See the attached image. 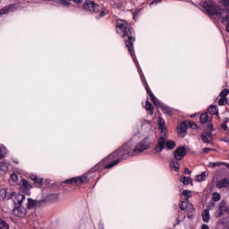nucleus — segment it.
<instances>
[{"label": "nucleus", "instance_id": "obj_1", "mask_svg": "<svg viewBox=\"0 0 229 229\" xmlns=\"http://www.w3.org/2000/svg\"><path fill=\"white\" fill-rule=\"evenodd\" d=\"M128 157H133V147L130 143H126L120 147L118 149L111 153L107 157L106 160H114V161L104 165V169H112V167H115L121 160H126Z\"/></svg>", "mask_w": 229, "mask_h": 229}, {"label": "nucleus", "instance_id": "obj_2", "mask_svg": "<svg viewBox=\"0 0 229 229\" xmlns=\"http://www.w3.org/2000/svg\"><path fill=\"white\" fill-rule=\"evenodd\" d=\"M116 28L121 30L123 38L125 47L128 49V52L130 53L131 56H134L133 53V42H135V31L133 30L132 27H130L128 22L118 20L116 21Z\"/></svg>", "mask_w": 229, "mask_h": 229}, {"label": "nucleus", "instance_id": "obj_3", "mask_svg": "<svg viewBox=\"0 0 229 229\" xmlns=\"http://www.w3.org/2000/svg\"><path fill=\"white\" fill-rule=\"evenodd\" d=\"M201 6L205 12L209 14L211 19H215V21H223L225 18H217V13H219V10L225 8L227 12H229V0H223V5L218 6L212 0H206L201 2Z\"/></svg>", "mask_w": 229, "mask_h": 229}, {"label": "nucleus", "instance_id": "obj_4", "mask_svg": "<svg viewBox=\"0 0 229 229\" xmlns=\"http://www.w3.org/2000/svg\"><path fill=\"white\" fill-rule=\"evenodd\" d=\"M176 142L173 140H167L165 134H161L158 139L157 146L154 148L155 153H162V151L166 148V149H174Z\"/></svg>", "mask_w": 229, "mask_h": 229}, {"label": "nucleus", "instance_id": "obj_5", "mask_svg": "<svg viewBox=\"0 0 229 229\" xmlns=\"http://www.w3.org/2000/svg\"><path fill=\"white\" fill-rule=\"evenodd\" d=\"M151 141H149L148 138H145L141 141H140L135 148H132V154L139 155V153H142V151H146V149H149V145Z\"/></svg>", "mask_w": 229, "mask_h": 229}, {"label": "nucleus", "instance_id": "obj_6", "mask_svg": "<svg viewBox=\"0 0 229 229\" xmlns=\"http://www.w3.org/2000/svg\"><path fill=\"white\" fill-rule=\"evenodd\" d=\"M217 19H222L221 22L225 26V31L229 33V11H226L225 7L218 10L216 14Z\"/></svg>", "mask_w": 229, "mask_h": 229}, {"label": "nucleus", "instance_id": "obj_7", "mask_svg": "<svg viewBox=\"0 0 229 229\" xmlns=\"http://www.w3.org/2000/svg\"><path fill=\"white\" fill-rule=\"evenodd\" d=\"M84 10H88V12H90L91 13H99V11L101 10V5L96 4L94 1L86 0L83 4Z\"/></svg>", "mask_w": 229, "mask_h": 229}, {"label": "nucleus", "instance_id": "obj_8", "mask_svg": "<svg viewBox=\"0 0 229 229\" xmlns=\"http://www.w3.org/2000/svg\"><path fill=\"white\" fill-rule=\"evenodd\" d=\"M89 180V175L83 174L81 177H74L64 182V183H70L71 185H81V183H85Z\"/></svg>", "mask_w": 229, "mask_h": 229}, {"label": "nucleus", "instance_id": "obj_9", "mask_svg": "<svg viewBox=\"0 0 229 229\" xmlns=\"http://www.w3.org/2000/svg\"><path fill=\"white\" fill-rule=\"evenodd\" d=\"M187 155V148L185 147H178L174 152L175 160H182Z\"/></svg>", "mask_w": 229, "mask_h": 229}, {"label": "nucleus", "instance_id": "obj_10", "mask_svg": "<svg viewBox=\"0 0 229 229\" xmlns=\"http://www.w3.org/2000/svg\"><path fill=\"white\" fill-rule=\"evenodd\" d=\"M30 178L32 182H34L35 187H38V189H40V187H42V185H44V179L43 178L38 177L35 174H30Z\"/></svg>", "mask_w": 229, "mask_h": 229}, {"label": "nucleus", "instance_id": "obj_11", "mask_svg": "<svg viewBox=\"0 0 229 229\" xmlns=\"http://www.w3.org/2000/svg\"><path fill=\"white\" fill-rule=\"evenodd\" d=\"M13 213L16 217H24L26 216V208L22 206H20L18 208H15L13 210Z\"/></svg>", "mask_w": 229, "mask_h": 229}, {"label": "nucleus", "instance_id": "obj_12", "mask_svg": "<svg viewBox=\"0 0 229 229\" xmlns=\"http://www.w3.org/2000/svg\"><path fill=\"white\" fill-rule=\"evenodd\" d=\"M187 126H188L187 121L182 122V123L180 124V130H179V131H178V134H179L181 137H185V135H187Z\"/></svg>", "mask_w": 229, "mask_h": 229}, {"label": "nucleus", "instance_id": "obj_13", "mask_svg": "<svg viewBox=\"0 0 229 229\" xmlns=\"http://www.w3.org/2000/svg\"><path fill=\"white\" fill-rule=\"evenodd\" d=\"M228 185H229V180L227 178H224L216 182L217 189H225L228 187Z\"/></svg>", "mask_w": 229, "mask_h": 229}, {"label": "nucleus", "instance_id": "obj_14", "mask_svg": "<svg viewBox=\"0 0 229 229\" xmlns=\"http://www.w3.org/2000/svg\"><path fill=\"white\" fill-rule=\"evenodd\" d=\"M200 137L205 144H210V137H212V132L205 131L201 134Z\"/></svg>", "mask_w": 229, "mask_h": 229}, {"label": "nucleus", "instance_id": "obj_15", "mask_svg": "<svg viewBox=\"0 0 229 229\" xmlns=\"http://www.w3.org/2000/svg\"><path fill=\"white\" fill-rule=\"evenodd\" d=\"M200 123L205 124V123H210L212 121V115L208 116V113H204L200 114Z\"/></svg>", "mask_w": 229, "mask_h": 229}, {"label": "nucleus", "instance_id": "obj_16", "mask_svg": "<svg viewBox=\"0 0 229 229\" xmlns=\"http://www.w3.org/2000/svg\"><path fill=\"white\" fill-rule=\"evenodd\" d=\"M208 114H210V115H218L219 108L217 107V106H210L208 108Z\"/></svg>", "mask_w": 229, "mask_h": 229}, {"label": "nucleus", "instance_id": "obj_17", "mask_svg": "<svg viewBox=\"0 0 229 229\" xmlns=\"http://www.w3.org/2000/svg\"><path fill=\"white\" fill-rule=\"evenodd\" d=\"M145 109L149 112L150 115H153V114H155V106H153V104H151L149 100L146 101Z\"/></svg>", "mask_w": 229, "mask_h": 229}, {"label": "nucleus", "instance_id": "obj_18", "mask_svg": "<svg viewBox=\"0 0 229 229\" xmlns=\"http://www.w3.org/2000/svg\"><path fill=\"white\" fill-rule=\"evenodd\" d=\"M202 220L204 223H208L210 221V210L209 209H205L202 212Z\"/></svg>", "mask_w": 229, "mask_h": 229}, {"label": "nucleus", "instance_id": "obj_19", "mask_svg": "<svg viewBox=\"0 0 229 229\" xmlns=\"http://www.w3.org/2000/svg\"><path fill=\"white\" fill-rule=\"evenodd\" d=\"M180 182H182V183H183V185H189V183H190V185H192V178H191V177H186V176L182 175Z\"/></svg>", "mask_w": 229, "mask_h": 229}, {"label": "nucleus", "instance_id": "obj_20", "mask_svg": "<svg viewBox=\"0 0 229 229\" xmlns=\"http://www.w3.org/2000/svg\"><path fill=\"white\" fill-rule=\"evenodd\" d=\"M25 199H26V197L23 194H18L15 197L14 201L18 205L22 206V201H24Z\"/></svg>", "mask_w": 229, "mask_h": 229}, {"label": "nucleus", "instance_id": "obj_21", "mask_svg": "<svg viewBox=\"0 0 229 229\" xmlns=\"http://www.w3.org/2000/svg\"><path fill=\"white\" fill-rule=\"evenodd\" d=\"M217 225H220V226H222V228L229 229V223H228V219H226V218H222V219L218 220Z\"/></svg>", "mask_w": 229, "mask_h": 229}, {"label": "nucleus", "instance_id": "obj_22", "mask_svg": "<svg viewBox=\"0 0 229 229\" xmlns=\"http://www.w3.org/2000/svg\"><path fill=\"white\" fill-rule=\"evenodd\" d=\"M159 106H161V110L164 114H166L167 115H173V109H171L169 106H162L161 104Z\"/></svg>", "mask_w": 229, "mask_h": 229}, {"label": "nucleus", "instance_id": "obj_23", "mask_svg": "<svg viewBox=\"0 0 229 229\" xmlns=\"http://www.w3.org/2000/svg\"><path fill=\"white\" fill-rule=\"evenodd\" d=\"M38 202L33 199H28V203H27V208H33L34 207H37V204Z\"/></svg>", "mask_w": 229, "mask_h": 229}, {"label": "nucleus", "instance_id": "obj_24", "mask_svg": "<svg viewBox=\"0 0 229 229\" xmlns=\"http://www.w3.org/2000/svg\"><path fill=\"white\" fill-rule=\"evenodd\" d=\"M148 96L151 99V101H153L155 106H160V101L158 100V98H157V97H155V95L152 93H148Z\"/></svg>", "mask_w": 229, "mask_h": 229}, {"label": "nucleus", "instance_id": "obj_25", "mask_svg": "<svg viewBox=\"0 0 229 229\" xmlns=\"http://www.w3.org/2000/svg\"><path fill=\"white\" fill-rule=\"evenodd\" d=\"M21 183H22V187H24V189H26L27 191L33 189V186L26 179H22Z\"/></svg>", "mask_w": 229, "mask_h": 229}, {"label": "nucleus", "instance_id": "obj_26", "mask_svg": "<svg viewBox=\"0 0 229 229\" xmlns=\"http://www.w3.org/2000/svg\"><path fill=\"white\" fill-rule=\"evenodd\" d=\"M165 121L162 118H159V129L161 130L162 135H165V128H164Z\"/></svg>", "mask_w": 229, "mask_h": 229}, {"label": "nucleus", "instance_id": "obj_27", "mask_svg": "<svg viewBox=\"0 0 229 229\" xmlns=\"http://www.w3.org/2000/svg\"><path fill=\"white\" fill-rule=\"evenodd\" d=\"M172 165L174 171H180V163L178 162V160H176L175 158L172 159Z\"/></svg>", "mask_w": 229, "mask_h": 229}, {"label": "nucleus", "instance_id": "obj_28", "mask_svg": "<svg viewBox=\"0 0 229 229\" xmlns=\"http://www.w3.org/2000/svg\"><path fill=\"white\" fill-rule=\"evenodd\" d=\"M0 229H10V225L0 218Z\"/></svg>", "mask_w": 229, "mask_h": 229}, {"label": "nucleus", "instance_id": "obj_29", "mask_svg": "<svg viewBox=\"0 0 229 229\" xmlns=\"http://www.w3.org/2000/svg\"><path fill=\"white\" fill-rule=\"evenodd\" d=\"M205 178H207V172H202L201 174L197 175V181L205 182Z\"/></svg>", "mask_w": 229, "mask_h": 229}, {"label": "nucleus", "instance_id": "obj_30", "mask_svg": "<svg viewBox=\"0 0 229 229\" xmlns=\"http://www.w3.org/2000/svg\"><path fill=\"white\" fill-rule=\"evenodd\" d=\"M10 8H12V5H7V6L3 7L0 10V15H4V13H8V12H10Z\"/></svg>", "mask_w": 229, "mask_h": 229}, {"label": "nucleus", "instance_id": "obj_31", "mask_svg": "<svg viewBox=\"0 0 229 229\" xmlns=\"http://www.w3.org/2000/svg\"><path fill=\"white\" fill-rule=\"evenodd\" d=\"M210 165H211L212 167H217V166H219V165H226L227 167H229V164L221 163V162L210 163Z\"/></svg>", "mask_w": 229, "mask_h": 229}, {"label": "nucleus", "instance_id": "obj_32", "mask_svg": "<svg viewBox=\"0 0 229 229\" xmlns=\"http://www.w3.org/2000/svg\"><path fill=\"white\" fill-rule=\"evenodd\" d=\"M224 211L221 209V207L219 206L217 211L215 214V217H216L217 219H219V217H221V216H223Z\"/></svg>", "mask_w": 229, "mask_h": 229}, {"label": "nucleus", "instance_id": "obj_33", "mask_svg": "<svg viewBox=\"0 0 229 229\" xmlns=\"http://www.w3.org/2000/svg\"><path fill=\"white\" fill-rule=\"evenodd\" d=\"M225 105H226V98L221 97V98L218 100V106H225Z\"/></svg>", "mask_w": 229, "mask_h": 229}, {"label": "nucleus", "instance_id": "obj_34", "mask_svg": "<svg viewBox=\"0 0 229 229\" xmlns=\"http://www.w3.org/2000/svg\"><path fill=\"white\" fill-rule=\"evenodd\" d=\"M213 201H219L221 199V194L215 192L212 194Z\"/></svg>", "mask_w": 229, "mask_h": 229}, {"label": "nucleus", "instance_id": "obj_35", "mask_svg": "<svg viewBox=\"0 0 229 229\" xmlns=\"http://www.w3.org/2000/svg\"><path fill=\"white\" fill-rule=\"evenodd\" d=\"M185 210H187V212H194V206H192L191 203L187 202Z\"/></svg>", "mask_w": 229, "mask_h": 229}, {"label": "nucleus", "instance_id": "obj_36", "mask_svg": "<svg viewBox=\"0 0 229 229\" xmlns=\"http://www.w3.org/2000/svg\"><path fill=\"white\" fill-rule=\"evenodd\" d=\"M229 94V89H224L221 92H220V98H226Z\"/></svg>", "mask_w": 229, "mask_h": 229}, {"label": "nucleus", "instance_id": "obj_37", "mask_svg": "<svg viewBox=\"0 0 229 229\" xmlns=\"http://www.w3.org/2000/svg\"><path fill=\"white\" fill-rule=\"evenodd\" d=\"M99 15H98V19L101 17H105V15H106L108 13V11L103 9V7L101 6V10L99 11Z\"/></svg>", "mask_w": 229, "mask_h": 229}, {"label": "nucleus", "instance_id": "obj_38", "mask_svg": "<svg viewBox=\"0 0 229 229\" xmlns=\"http://www.w3.org/2000/svg\"><path fill=\"white\" fill-rule=\"evenodd\" d=\"M0 170L4 171V173H6V171H8V165H6L4 164V162H1L0 163Z\"/></svg>", "mask_w": 229, "mask_h": 229}, {"label": "nucleus", "instance_id": "obj_39", "mask_svg": "<svg viewBox=\"0 0 229 229\" xmlns=\"http://www.w3.org/2000/svg\"><path fill=\"white\" fill-rule=\"evenodd\" d=\"M182 194V196L185 197L186 201H188L189 200V194H191V191L183 190Z\"/></svg>", "mask_w": 229, "mask_h": 229}, {"label": "nucleus", "instance_id": "obj_40", "mask_svg": "<svg viewBox=\"0 0 229 229\" xmlns=\"http://www.w3.org/2000/svg\"><path fill=\"white\" fill-rule=\"evenodd\" d=\"M59 3L60 4H62V6H71V3H69V0H60Z\"/></svg>", "mask_w": 229, "mask_h": 229}, {"label": "nucleus", "instance_id": "obj_41", "mask_svg": "<svg viewBox=\"0 0 229 229\" xmlns=\"http://www.w3.org/2000/svg\"><path fill=\"white\" fill-rule=\"evenodd\" d=\"M220 208L224 214H229V208L225 205H220Z\"/></svg>", "mask_w": 229, "mask_h": 229}, {"label": "nucleus", "instance_id": "obj_42", "mask_svg": "<svg viewBox=\"0 0 229 229\" xmlns=\"http://www.w3.org/2000/svg\"><path fill=\"white\" fill-rule=\"evenodd\" d=\"M189 128H191L192 130H196L198 128V125L194 123V122H187Z\"/></svg>", "mask_w": 229, "mask_h": 229}, {"label": "nucleus", "instance_id": "obj_43", "mask_svg": "<svg viewBox=\"0 0 229 229\" xmlns=\"http://www.w3.org/2000/svg\"><path fill=\"white\" fill-rule=\"evenodd\" d=\"M0 196L3 199L6 198V190L5 189H1L0 190Z\"/></svg>", "mask_w": 229, "mask_h": 229}, {"label": "nucleus", "instance_id": "obj_44", "mask_svg": "<svg viewBox=\"0 0 229 229\" xmlns=\"http://www.w3.org/2000/svg\"><path fill=\"white\" fill-rule=\"evenodd\" d=\"M50 199H53L54 201H56L58 199V193L51 194L49 196Z\"/></svg>", "mask_w": 229, "mask_h": 229}, {"label": "nucleus", "instance_id": "obj_45", "mask_svg": "<svg viewBox=\"0 0 229 229\" xmlns=\"http://www.w3.org/2000/svg\"><path fill=\"white\" fill-rule=\"evenodd\" d=\"M140 78H141V81H142L144 87H145L146 85H148V81H146V77H144V74H141V75H140Z\"/></svg>", "mask_w": 229, "mask_h": 229}, {"label": "nucleus", "instance_id": "obj_46", "mask_svg": "<svg viewBox=\"0 0 229 229\" xmlns=\"http://www.w3.org/2000/svg\"><path fill=\"white\" fill-rule=\"evenodd\" d=\"M187 203L188 202H182V204L180 205L181 210H186Z\"/></svg>", "mask_w": 229, "mask_h": 229}, {"label": "nucleus", "instance_id": "obj_47", "mask_svg": "<svg viewBox=\"0 0 229 229\" xmlns=\"http://www.w3.org/2000/svg\"><path fill=\"white\" fill-rule=\"evenodd\" d=\"M220 128H222V130H224L225 131H228V125H226V123H223L221 125H220Z\"/></svg>", "mask_w": 229, "mask_h": 229}, {"label": "nucleus", "instance_id": "obj_48", "mask_svg": "<svg viewBox=\"0 0 229 229\" xmlns=\"http://www.w3.org/2000/svg\"><path fill=\"white\" fill-rule=\"evenodd\" d=\"M105 161H106V159H104L102 162H100L98 165H97L95 166V171H98V167L103 166V165L105 164Z\"/></svg>", "mask_w": 229, "mask_h": 229}, {"label": "nucleus", "instance_id": "obj_49", "mask_svg": "<svg viewBox=\"0 0 229 229\" xmlns=\"http://www.w3.org/2000/svg\"><path fill=\"white\" fill-rule=\"evenodd\" d=\"M145 89H146L147 94H151L152 93L151 89H149V85L146 84Z\"/></svg>", "mask_w": 229, "mask_h": 229}, {"label": "nucleus", "instance_id": "obj_50", "mask_svg": "<svg viewBox=\"0 0 229 229\" xmlns=\"http://www.w3.org/2000/svg\"><path fill=\"white\" fill-rule=\"evenodd\" d=\"M11 178H12L13 182H17V174H11Z\"/></svg>", "mask_w": 229, "mask_h": 229}, {"label": "nucleus", "instance_id": "obj_51", "mask_svg": "<svg viewBox=\"0 0 229 229\" xmlns=\"http://www.w3.org/2000/svg\"><path fill=\"white\" fill-rule=\"evenodd\" d=\"M202 151H203V153H208V151H212V148H204L202 149Z\"/></svg>", "mask_w": 229, "mask_h": 229}, {"label": "nucleus", "instance_id": "obj_52", "mask_svg": "<svg viewBox=\"0 0 229 229\" xmlns=\"http://www.w3.org/2000/svg\"><path fill=\"white\" fill-rule=\"evenodd\" d=\"M191 173H192V172H191V171L189 170V168L186 167V168L184 169V174H191Z\"/></svg>", "mask_w": 229, "mask_h": 229}, {"label": "nucleus", "instance_id": "obj_53", "mask_svg": "<svg viewBox=\"0 0 229 229\" xmlns=\"http://www.w3.org/2000/svg\"><path fill=\"white\" fill-rule=\"evenodd\" d=\"M212 128H213V127H212V124L209 123V124L208 125V131H210V133H212Z\"/></svg>", "mask_w": 229, "mask_h": 229}, {"label": "nucleus", "instance_id": "obj_54", "mask_svg": "<svg viewBox=\"0 0 229 229\" xmlns=\"http://www.w3.org/2000/svg\"><path fill=\"white\" fill-rule=\"evenodd\" d=\"M201 229H210L208 225L203 224Z\"/></svg>", "mask_w": 229, "mask_h": 229}, {"label": "nucleus", "instance_id": "obj_55", "mask_svg": "<svg viewBox=\"0 0 229 229\" xmlns=\"http://www.w3.org/2000/svg\"><path fill=\"white\" fill-rule=\"evenodd\" d=\"M161 0H154L150 3V4H157V3H160Z\"/></svg>", "mask_w": 229, "mask_h": 229}, {"label": "nucleus", "instance_id": "obj_56", "mask_svg": "<svg viewBox=\"0 0 229 229\" xmlns=\"http://www.w3.org/2000/svg\"><path fill=\"white\" fill-rule=\"evenodd\" d=\"M229 119L227 117L223 119V123H225V124H226V123H228Z\"/></svg>", "mask_w": 229, "mask_h": 229}, {"label": "nucleus", "instance_id": "obj_57", "mask_svg": "<svg viewBox=\"0 0 229 229\" xmlns=\"http://www.w3.org/2000/svg\"><path fill=\"white\" fill-rule=\"evenodd\" d=\"M1 152H2V149L0 148V160H1V158H3V154H1Z\"/></svg>", "mask_w": 229, "mask_h": 229}, {"label": "nucleus", "instance_id": "obj_58", "mask_svg": "<svg viewBox=\"0 0 229 229\" xmlns=\"http://www.w3.org/2000/svg\"><path fill=\"white\" fill-rule=\"evenodd\" d=\"M226 105H228V106H229V98H226Z\"/></svg>", "mask_w": 229, "mask_h": 229}, {"label": "nucleus", "instance_id": "obj_59", "mask_svg": "<svg viewBox=\"0 0 229 229\" xmlns=\"http://www.w3.org/2000/svg\"><path fill=\"white\" fill-rule=\"evenodd\" d=\"M10 198H12V195H10L9 197H7V199H10Z\"/></svg>", "mask_w": 229, "mask_h": 229}]
</instances>
